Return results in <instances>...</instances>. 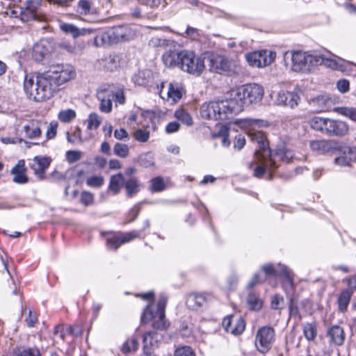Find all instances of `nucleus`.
Returning a JSON list of instances; mask_svg holds the SVG:
<instances>
[{
	"label": "nucleus",
	"mask_w": 356,
	"mask_h": 356,
	"mask_svg": "<svg viewBox=\"0 0 356 356\" xmlns=\"http://www.w3.org/2000/svg\"><path fill=\"white\" fill-rule=\"evenodd\" d=\"M264 94V88L260 85L245 84L232 90L229 99L204 103L200 107V115L207 120H230L245 106L260 102Z\"/></svg>",
	"instance_id": "nucleus-1"
},
{
	"label": "nucleus",
	"mask_w": 356,
	"mask_h": 356,
	"mask_svg": "<svg viewBox=\"0 0 356 356\" xmlns=\"http://www.w3.org/2000/svg\"><path fill=\"white\" fill-rule=\"evenodd\" d=\"M67 82V71L63 65L51 66L49 70L37 74H26L24 90L30 99L41 102L50 99L58 87Z\"/></svg>",
	"instance_id": "nucleus-2"
},
{
	"label": "nucleus",
	"mask_w": 356,
	"mask_h": 356,
	"mask_svg": "<svg viewBox=\"0 0 356 356\" xmlns=\"http://www.w3.org/2000/svg\"><path fill=\"white\" fill-rule=\"evenodd\" d=\"M284 60L290 58L291 69L296 72H309L312 67L319 65H324L332 69H338L341 65L342 59L334 54L329 56L324 54H311L302 51H286Z\"/></svg>",
	"instance_id": "nucleus-3"
},
{
	"label": "nucleus",
	"mask_w": 356,
	"mask_h": 356,
	"mask_svg": "<svg viewBox=\"0 0 356 356\" xmlns=\"http://www.w3.org/2000/svg\"><path fill=\"white\" fill-rule=\"evenodd\" d=\"M311 150L318 154H331L356 156V146L334 140H314L309 142Z\"/></svg>",
	"instance_id": "nucleus-4"
},
{
	"label": "nucleus",
	"mask_w": 356,
	"mask_h": 356,
	"mask_svg": "<svg viewBox=\"0 0 356 356\" xmlns=\"http://www.w3.org/2000/svg\"><path fill=\"white\" fill-rule=\"evenodd\" d=\"M96 96L99 102V111L104 113L112 111L113 101L119 104H123L125 102V95L122 88L103 86L97 90Z\"/></svg>",
	"instance_id": "nucleus-5"
},
{
	"label": "nucleus",
	"mask_w": 356,
	"mask_h": 356,
	"mask_svg": "<svg viewBox=\"0 0 356 356\" xmlns=\"http://www.w3.org/2000/svg\"><path fill=\"white\" fill-rule=\"evenodd\" d=\"M167 297L161 295L156 306V311L153 312L150 305H147L144 309L142 321L146 323L153 320L152 326L155 330H163L168 327V323L165 320V309L167 304Z\"/></svg>",
	"instance_id": "nucleus-6"
},
{
	"label": "nucleus",
	"mask_w": 356,
	"mask_h": 356,
	"mask_svg": "<svg viewBox=\"0 0 356 356\" xmlns=\"http://www.w3.org/2000/svg\"><path fill=\"white\" fill-rule=\"evenodd\" d=\"M181 59L179 68L189 74L199 76L204 70V58L196 56L193 51L188 50L181 51Z\"/></svg>",
	"instance_id": "nucleus-7"
},
{
	"label": "nucleus",
	"mask_w": 356,
	"mask_h": 356,
	"mask_svg": "<svg viewBox=\"0 0 356 356\" xmlns=\"http://www.w3.org/2000/svg\"><path fill=\"white\" fill-rule=\"evenodd\" d=\"M209 67L212 72L229 76L239 72V65L237 60L220 55L211 57Z\"/></svg>",
	"instance_id": "nucleus-8"
},
{
	"label": "nucleus",
	"mask_w": 356,
	"mask_h": 356,
	"mask_svg": "<svg viewBox=\"0 0 356 356\" xmlns=\"http://www.w3.org/2000/svg\"><path fill=\"white\" fill-rule=\"evenodd\" d=\"M275 330L270 326L259 328L256 334L255 346L258 350L265 353L271 348L275 341Z\"/></svg>",
	"instance_id": "nucleus-9"
},
{
	"label": "nucleus",
	"mask_w": 356,
	"mask_h": 356,
	"mask_svg": "<svg viewBox=\"0 0 356 356\" xmlns=\"http://www.w3.org/2000/svg\"><path fill=\"white\" fill-rule=\"evenodd\" d=\"M275 57V52L268 50L257 51L245 55L246 60L249 65L257 67H264L270 65Z\"/></svg>",
	"instance_id": "nucleus-10"
},
{
	"label": "nucleus",
	"mask_w": 356,
	"mask_h": 356,
	"mask_svg": "<svg viewBox=\"0 0 356 356\" xmlns=\"http://www.w3.org/2000/svg\"><path fill=\"white\" fill-rule=\"evenodd\" d=\"M231 127L233 130L238 131L242 129L248 133L252 131L256 128L267 127L269 122L266 120L257 118H238L234 121H230Z\"/></svg>",
	"instance_id": "nucleus-11"
},
{
	"label": "nucleus",
	"mask_w": 356,
	"mask_h": 356,
	"mask_svg": "<svg viewBox=\"0 0 356 356\" xmlns=\"http://www.w3.org/2000/svg\"><path fill=\"white\" fill-rule=\"evenodd\" d=\"M54 51L52 42L47 38L41 39L32 48V58L38 63L47 60Z\"/></svg>",
	"instance_id": "nucleus-12"
},
{
	"label": "nucleus",
	"mask_w": 356,
	"mask_h": 356,
	"mask_svg": "<svg viewBox=\"0 0 356 356\" xmlns=\"http://www.w3.org/2000/svg\"><path fill=\"white\" fill-rule=\"evenodd\" d=\"M248 138L257 144L259 149L254 156H272L273 151L264 132L254 129L248 134Z\"/></svg>",
	"instance_id": "nucleus-13"
},
{
	"label": "nucleus",
	"mask_w": 356,
	"mask_h": 356,
	"mask_svg": "<svg viewBox=\"0 0 356 356\" xmlns=\"http://www.w3.org/2000/svg\"><path fill=\"white\" fill-rule=\"evenodd\" d=\"M132 81L135 85L144 86L148 88H156L159 90V84H154V76L152 71L145 70L138 71L132 76Z\"/></svg>",
	"instance_id": "nucleus-14"
},
{
	"label": "nucleus",
	"mask_w": 356,
	"mask_h": 356,
	"mask_svg": "<svg viewBox=\"0 0 356 356\" xmlns=\"http://www.w3.org/2000/svg\"><path fill=\"white\" fill-rule=\"evenodd\" d=\"M325 129V135L341 137L348 133L349 127L343 121L328 118Z\"/></svg>",
	"instance_id": "nucleus-15"
},
{
	"label": "nucleus",
	"mask_w": 356,
	"mask_h": 356,
	"mask_svg": "<svg viewBox=\"0 0 356 356\" xmlns=\"http://www.w3.org/2000/svg\"><path fill=\"white\" fill-rule=\"evenodd\" d=\"M47 122L42 120H32L23 127L25 136L31 139H34L41 135V130L46 127Z\"/></svg>",
	"instance_id": "nucleus-16"
},
{
	"label": "nucleus",
	"mask_w": 356,
	"mask_h": 356,
	"mask_svg": "<svg viewBox=\"0 0 356 356\" xmlns=\"http://www.w3.org/2000/svg\"><path fill=\"white\" fill-rule=\"evenodd\" d=\"M42 6V0H27L21 7L20 14L23 20L35 19L38 9Z\"/></svg>",
	"instance_id": "nucleus-17"
},
{
	"label": "nucleus",
	"mask_w": 356,
	"mask_h": 356,
	"mask_svg": "<svg viewBox=\"0 0 356 356\" xmlns=\"http://www.w3.org/2000/svg\"><path fill=\"white\" fill-rule=\"evenodd\" d=\"M233 316L229 315L224 318L222 325L225 330L228 332H229L234 335H239L243 332L245 327V321L242 317L236 319L234 325H232Z\"/></svg>",
	"instance_id": "nucleus-18"
},
{
	"label": "nucleus",
	"mask_w": 356,
	"mask_h": 356,
	"mask_svg": "<svg viewBox=\"0 0 356 356\" xmlns=\"http://www.w3.org/2000/svg\"><path fill=\"white\" fill-rule=\"evenodd\" d=\"M111 33L115 43L129 40L136 35L135 30L128 26H116L111 30Z\"/></svg>",
	"instance_id": "nucleus-19"
},
{
	"label": "nucleus",
	"mask_w": 356,
	"mask_h": 356,
	"mask_svg": "<svg viewBox=\"0 0 356 356\" xmlns=\"http://www.w3.org/2000/svg\"><path fill=\"white\" fill-rule=\"evenodd\" d=\"M298 99L299 97L296 93L280 90L277 94L275 102L277 105L294 108L298 105Z\"/></svg>",
	"instance_id": "nucleus-20"
},
{
	"label": "nucleus",
	"mask_w": 356,
	"mask_h": 356,
	"mask_svg": "<svg viewBox=\"0 0 356 356\" xmlns=\"http://www.w3.org/2000/svg\"><path fill=\"white\" fill-rule=\"evenodd\" d=\"M261 269L266 275V278L271 276L277 277L282 275L289 282H292L291 272L285 266H280V270H277L272 264H266L262 266Z\"/></svg>",
	"instance_id": "nucleus-21"
},
{
	"label": "nucleus",
	"mask_w": 356,
	"mask_h": 356,
	"mask_svg": "<svg viewBox=\"0 0 356 356\" xmlns=\"http://www.w3.org/2000/svg\"><path fill=\"white\" fill-rule=\"evenodd\" d=\"M327 334L330 338V342L335 346H341L345 341V332L339 325H332L328 328Z\"/></svg>",
	"instance_id": "nucleus-22"
},
{
	"label": "nucleus",
	"mask_w": 356,
	"mask_h": 356,
	"mask_svg": "<svg viewBox=\"0 0 356 356\" xmlns=\"http://www.w3.org/2000/svg\"><path fill=\"white\" fill-rule=\"evenodd\" d=\"M257 165L254 168V175L256 177H261L266 170H271L277 168L275 161L272 159V157H259Z\"/></svg>",
	"instance_id": "nucleus-23"
},
{
	"label": "nucleus",
	"mask_w": 356,
	"mask_h": 356,
	"mask_svg": "<svg viewBox=\"0 0 356 356\" xmlns=\"http://www.w3.org/2000/svg\"><path fill=\"white\" fill-rule=\"evenodd\" d=\"M330 99L326 95H318L309 101V105L315 113L325 112L330 107Z\"/></svg>",
	"instance_id": "nucleus-24"
},
{
	"label": "nucleus",
	"mask_w": 356,
	"mask_h": 356,
	"mask_svg": "<svg viewBox=\"0 0 356 356\" xmlns=\"http://www.w3.org/2000/svg\"><path fill=\"white\" fill-rule=\"evenodd\" d=\"M181 51L175 49H169L166 51L162 56L163 64L168 67H178L179 68V63L181 59Z\"/></svg>",
	"instance_id": "nucleus-25"
},
{
	"label": "nucleus",
	"mask_w": 356,
	"mask_h": 356,
	"mask_svg": "<svg viewBox=\"0 0 356 356\" xmlns=\"http://www.w3.org/2000/svg\"><path fill=\"white\" fill-rule=\"evenodd\" d=\"M26 168L24 160H19L16 165H15L10 172L13 175V180L17 184L27 183L29 179L26 175Z\"/></svg>",
	"instance_id": "nucleus-26"
},
{
	"label": "nucleus",
	"mask_w": 356,
	"mask_h": 356,
	"mask_svg": "<svg viewBox=\"0 0 356 356\" xmlns=\"http://www.w3.org/2000/svg\"><path fill=\"white\" fill-rule=\"evenodd\" d=\"M50 162V157H33L30 165L35 174L42 177V175L45 169L48 168Z\"/></svg>",
	"instance_id": "nucleus-27"
},
{
	"label": "nucleus",
	"mask_w": 356,
	"mask_h": 356,
	"mask_svg": "<svg viewBox=\"0 0 356 356\" xmlns=\"http://www.w3.org/2000/svg\"><path fill=\"white\" fill-rule=\"evenodd\" d=\"M207 302L204 295L193 293L190 294L186 301L187 307L192 310H197Z\"/></svg>",
	"instance_id": "nucleus-28"
},
{
	"label": "nucleus",
	"mask_w": 356,
	"mask_h": 356,
	"mask_svg": "<svg viewBox=\"0 0 356 356\" xmlns=\"http://www.w3.org/2000/svg\"><path fill=\"white\" fill-rule=\"evenodd\" d=\"M156 332L150 331L143 336V353L142 356H156L153 348V340L156 338Z\"/></svg>",
	"instance_id": "nucleus-29"
},
{
	"label": "nucleus",
	"mask_w": 356,
	"mask_h": 356,
	"mask_svg": "<svg viewBox=\"0 0 356 356\" xmlns=\"http://www.w3.org/2000/svg\"><path fill=\"white\" fill-rule=\"evenodd\" d=\"M328 121V118H322L319 116H314L311 118L309 121V124L311 128L314 130L320 131L324 134H325V131L327 128V122Z\"/></svg>",
	"instance_id": "nucleus-30"
},
{
	"label": "nucleus",
	"mask_w": 356,
	"mask_h": 356,
	"mask_svg": "<svg viewBox=\"0 0 356 356\" xmlns=\"http://www.w3.org/2000/svg\"><path fill=\"white\" fill-rule=\"evenodd\" d=\"M115 43L112 38L111 31L102 33L94 38V45L96 47H102L106 44Z\"/></svg>",
	"instance_id": "nucleus-31"
},
{
	"label": "nucleus",
	"mask_w": 356,
	"mask_h": 356,
	"mask_svg": "<svg viewBox=\"0 0 356 356\" xmlns=\"http://www.w3.org/2000/svg\"><path fill=\"white\" fill-rule=\"evenodd\" d=\"M303 334L308 341H314L317 336V325L316 322L307 323L303 326Z\"/></svg>",
	"instance_id": "nucleus-32"
},
{
	"label": "nucleus",
	"mask_w": 356,
	"mask_h": 356,
	"mask_svg": "<svg viewBox=\"0 0 356 356\" xmlns=\"http://www.w3.org/2000/svg\"><path fill=\"white\" fill-rule=\"evenodd\" d=\"M272 151L275 152V156H286L292 154L290 144L282 139L277 142L275 149Z\"/></svg>",
	"instance_id": "nucleus-33"
},
{
	"label": "nucleus",
	"mask_w": 356,
	"mask_h": 356,
	"mask_svg": "<svg viewBox=\"0 0 356 356\" xmlns=\"http://www.w3.org/2000/svg\"><path fill=\"white\" fill-rule=\"evenodd\" d=\"M249 308L253 311H259L263 305L262 300L254 293H250L247 299Z\"/></svg>",
	"instance_id": "nucleus-34"
},
{
	"label": "nucleus",
	"mask_w": 356,
	"mask_h": 356,
	"mask_svg": "<svg viewBox=\"0 0 356 356\" xmlns=\"http://www.w3.org/2000/svg\"><path fill=\"white\" fill-rule=\"evenodd\" d=\"M124 181V177L120 173L112 176L109 183L110 190L115 194L118 193L121 186L123 184Z\"/></svg>",
	"instance_id": "nucleus-35"
},
{
	"label": "nucleus",
	"mask_w": 356,
	"mask_h": 356,
	"mask_svg": "<svg viewBox=\"0 0 356 356\" xmlns=\"http://www.w3.org/2000/svg\"><path fill=\"white\" fill-rule=\"evenodd\" d=\"M334 111L356 122V108L346 106L335 107Z\"/></svg>",
	"instance_id": "nucleus-36"
},
{
	"label": "nucleus",
	"mask_w": 356,
	"mask_h": 356,
	"mask_svg": "<svg viewBox=\"0 0 356 356\" xmlns=\"http://www.w3.org/2000/svg\"><path fill=\"white\" fill-rule=\"evenodd\" d=\"M90 33L91 30L90 29H80L74 24H68V33H70L75 40Z\"/></svg>",
	"instance_id": "nucleus-37"
},
{
	"label": "nucleus",
	"mask_w": 356,
	"mask_h": 356,
	"mask_svg": "<svg viewBox=\"0 0 356 356\" xmlns=\"http://www.w3.org/2000/svg\"><path fill=\"white\" fill-rule=\"evenodd\" d=\"M350 298L351 293L348 291L346 290L341 293L338 298V307L339 311L344 312L346 310Z\"/></svg>",
	"instance_id": "nucleus-38"
},
{
	"label": "nucleus",
	"mask_w": 356,
	"mask_h": 356,
	"mask_svg": "<svg viewBox=\"0 0 356 356\" xmlns=\"http://www.w3.org/2000/svg\"><path fill=\"white\" fill-rule=\"evenodd\" d=\"M104 67V68L110 72L115 71L119 67V57L118 56H111L105 58Z\"/></svg>",
	"instance_id": "nucleus-39"
},
{
	"label": "nucleus",
	"mask_w": 356,
	"mask_h": 356,
	"mask_svg": "<svg viewBox=\"0 0 356 356\" xmlns=\"http://www.w3.org/2000/svg\"><path fill=\"white\" fill-rule=\"evenodd\" d=\"M175 117L183 124L191 126L193 124V119L188 113L183 109L177 110L175 113Z\"/></svg>",
	"instance_id": "nucleus-40"
},
{
	"label": "nucleus",
	"mask_w": 356,
	"mask_h": 356,
	"mask_svg": "<svg viewBox=\"0 0 356 356\" xmlns=\"http://www.w3.org/2000/svg\"><path fill=\"white\" fill-rule=\"evenodd\" d=\"M125 188L128 197H131L138 191V183L136 178L129 179L125 183Z\"/></svg>",
	"instance_id": "nucleus-41"
},
{
	"label": "nucleus",
	"mask_w": 356,
	"mask_h": 356,
	"mask_svg": "<svg viewBox=\"0 0 356 356\" xmlns=\"http://www.w3.org/2000/svg\"><path fill=\"white\" fill-rule=\"evenodd\" d=\"M231 129L233 130V127H231L230 121L225 124H220L218 131L212 133V137L216 138L229 136V131Z\"/></svg>",
	"instance_id": "nucleus-42"
},
{
	"label": "nucleus",
	"mask_w": 356,
	"mask_h": 356,
	"mask_svg": "<svg viewBox=\"0 0 356 356\" xmlns=\"http://www.w3.org/2000/svg\"><path fill=\"white\" fill-rule=\"evenodd\" d=\"M168 96L173 102H177L181 98L182 94L181 89L178 87L175 88L172 83H170L168 90Z\"/></svg>",
	"instance_id": "nucleus-43"
},
{
	"label": "nucleus",
	"mask_w": 356,
	"mask_h": 356,
	"mask_svg": "<svg viewBox=\"0 0 356 356\" xmlns=\"http://www.w3.org/2000/svg\"><path fill=\"white\" fill-rule=\"evenodd\" d=\"M134 138L140 143H145L149 138V131L146 129H137L134 134Z\"/></svg>",
	"instance_id": "nucleus-44"
},
{
	"label": "nucleus",
	"mask_w": 356,
	"mask_h": 356,
	"mask_svg": "<svg viewBox=\"0 0 356 356\" xmlns=\"http://www.w3.org/2000/svg\"><path fill=\"white\" fill-rule=\"evenodd\" d=\"M138 348V341L136 338L128 339L122 346V351L124 353L135 351Z\"/></svg>",
	"instance_id": "nucleus-45"
},
{
	"label": "nucleus",
	"mask_w": 356,
	"mask_h": 356,
	"mask_svg": "<svg viewBox=\"0 0 356 356\" xmlns=\"http://www.w3.org/2000/svg\"><path fill=\"white\" fill-rule=\"evenodd\" d=\"M100 118L97 113H90L88 118L87 127L89 129H97L100 124Z\"/></svg>",
	"instance_id": "nucleus-46"
},
{
	"label": "nucleus",
	"mask_w": 356,
	"mask_h": 356,
	"mask_svg": "<svg viewBox=\"0 0 356 356\" xmlns=\"http://www.w3.org/2000/svg\"><path fill=\"white\" fill-rule=\"evenodd\" d=\"M104 183V179L102 176H91L87 178L86 184L88 186L94 188H99Z\"/></svg>",
	"instance_id": "nucleus-47"
},
{
	"label": "nucleus",
	"mask_w": 356,
	"mask_h": 356,
	"mask_svg": "<svg viewBox=\"0 0 356 356\" xmlns=\"http://www.w3.org/2000/svg\"><path fill=\"white\" fill-rule=\"evenodd\" d=\"M172 42V40L159 37H154L149 41V44L153 47H168Z\"/></svg>",
	"instance_id": "nucleus-48"
},
{
	"label": "nucleus",
	"mask_w": 356,
	"mask_h": 356,
	"mask_svg": "<svg viewBox=\"0 0 356 356\" xmlns=\"http://www.w3.org/2000/svg\"><path fill=\"white\" fill-rule=\"evenodd\" d=\"M165 188V184L162 177H157L152 179V190L154 192H160Z\"/></svg>",
	"instance_id": "nucleus-49"
},
{
	"label": "nucleus",
	"mask_w": 356,
	"mask_h": 356,
	"mask_svg": "<svg viewBox=\"0 0 356 356\" xmlns=\"http://www.w3.org/2000/svg\"><path fill=\"white\" fill-rule=\"evenodd\" d=\"M27 310L29 315L28 317L26 318L25 321L27 326L31 327L38 322V317L36 313L33 312L30 308L26 307L24 312H26Z\"/></svg>",
	"instance_id": "nucleus-50"
},
{
	"label": "nucleus",
	"mask_w": 356,
	"mask_h": 356,
	"mask_svg": "<svg viewBox=\"0 0 356 356\" xmlns=\"http://www.w3.org/2000/svg\"><path fill=\"white\" fill-rule=\"evenodd\" d=\"M284 298L280 295H275L271 300V308L273 309H282L284 307Z\"/></svg>",
	"instance_id": "nucleus-51"
},
{
	"label": "nucleus",
	"mask_w": 356,
	"mask_h": 356,
	"mask_svg": "<svg viewBox=\"0 0 356 356\" xmlns=\"http://www.w3.org/2000/svg\"><path fill=\"white\" fill-rule=\"evenodd\" d=\"M46 127H47V131H46L47 138V139L54 138L56 135L58 122L53 121V122H50L48 125L47 124Z\"/></svg>",
	"instance_id": "nucleus-52"
},
{
	"label": "nucleus",
	"mask_w": 356,
	"mask_h": 356,
	"mask_svg": "<svg viewBox=\"0 0 356 356\" xmlns=\"http://www.w3.org/2000/svg\"><path fill=\"white\" fill-rule=\"evenodd\" d=\"M186 36L189 38L193 40H198L201 35L200 30L193 28L191 26H188L185 31Z\"/></svg>",
	"instance_id": "nucleus-53"
},
{
	"label": "nucleus",
	"mask_w": 356,
	"mask_h": 356,
	"mask_svg": "<svg viewBox=\"0 0 356 356\" xmlns=\"http://www.w3.org/2000/svg\"><path fill=\"white\" fill-rule=\"evenodd\" d=\"M175 356H195L194 352L189 346L178 348L175 351Z\"/></svg>",
	"instance_id": "nucleus-54"
},
{
	"label": "nucleus",
	"mask_w": 356,
	"mask_h": 356,
	"mask_svg": "<svg viewBox=\"0 0 356 356\" xmlns=\"http://www.w3.org/2000/svg\"><path fill=\"white\" fill-rule=\"evenodd\" d=\"M128 146L122 143H116L113 152L117 156H126L128 153Z\"/></svg>",
	"instance_id": "nucleus-55"
},
{
	"label": "nucleus",
	"mask_w": 356,
	"mask_h": 356,
	"mask_svg": "<svg viewBox=\"0 0 356 356\" xmlns=\"http://www.w3.org/2000/svg\"><path fill=\"white\" fill-rule=\"evenodd\" d=\"M90 9V3L88 0H80L78 3V10L81 14H87Z\"/></svg>",
	"instance_id": "nucleus-56"
},
{
	"label": "nucleus",
	"mask_w": 356,
	"mask_h": 356,
	"mask_svg": "<svg viewBox=\"0 0 356 356\" xmlns=\"http://www.w3.org/2000/svg\"><path fill=\"white\" fill-rule=\"evenodd\" d=\"M54 340L58 341V339L64 341L65 339V331H64V325H57L54 331Z\"/></svg>",
	"instance_id": "nucleus-57"
},
{
	"label": "nucleus",
	"mask_w": 356,
	"mask_h": 356,
	"mask_svg": "<svg viewBox=\"0 0 356 356\" xmlns=\"http://www.w3.org/2000/svg\"><path fill=\"white\" fill-rule=\"evenodd\" d=\"M337 89L342 93L347 92L350 89V83L347 79H340L337 83Z\"/></svg>",
	"instance_id": "nucleus-58"
},
{
	"label": "nucleus",
	"mask_w": 356,
	"mask_h": 356,
	"mask_svg": "<svg viewBox=\"0 0 356 356\" xmlns=\"http://www.w3.org/2000/svg\"><path fill=\"white\" fill-rule=\"evenodd\" d=\"M122 244L120 237L113 236L107 238V245L110 248L118 249Z\"/></svg>",
	"instance_id": "nucleus-59"
},
{
	"label": "nucleus",
	"mask_w": 356,
	"mask_h": 356,
	"mask_svg": "<svg viewBox=\"0 0 356 356\" xmlns=\"http://www.w3.org/2000/svg\"><path fill=\"white\" fill-rule=\"evenodd\" d=\"M17 356H40L38 349L24 348L19 352Z\"/></svg>",
	"instance_id": "nucleus-60"
},
{
	"label": "nucleus",
	"mask_w": 356,
	"mask_h": 356,
	"mask_svg": "<svg viewBox=\"0 0 356 356\" xmlns=\"http://www.w3.org/2000/svg\"><path fill=\"white\" fill-rule=\"evenodd\" d=\"M93 195L90 192H83L81 195V202L86 206L90 205L93 202Z\"/></svg>",
	"instance_id": "nucleus-61"
},
{
	"label": "nucleus",
	"mask_w": 356,
	"mask_h": 356,
	"mask_svg": "<svg viewBox=\"0 0 356 356\" xmlns=\"http://www.w3.org/2000/svg\"><path fill=\"white\" fill-rule=\"evenodd\" d=\"M353 162V157H336L334 163L341 166L350 165Z\"/></svg>",
	"instance_id": "nucleus-62"
},
{
	"label": "nucleus",
	"mask_w": 356,
	"mask_h": 356,
	"mask_svg": "<svg viewBox=\"0 0 356 356\" xmlns=\"http://www.w3.org/2000/svg\"><path fill=\"white\" fill-rule=\"evenodd\" d=\"M139 234L136 231H132L129 233H127L124 234L123 236H120L121 241L122 243H127L130 241L134 240V238H137Z\"/></svg>",
	"instance_id": "nucleus-63"
},
{
	"label": "nucleus",
	"mask_w": 356,
	"mask_h": 356,
	"mask_svg": "<svg viewBox=\"0 0 356 356\" xmlns=\"http://www.w3.org/2000/svg\"><path fill=\"white\" fill-rule=\"evenodd\" d=\"M180 128V124L178 122L174 121L169 122L165 127V131L168 134H172L177 132Z\"/></svg>",
	"instance_id": "nucleus-64"
}]
</instances>
